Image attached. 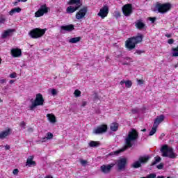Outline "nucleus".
Here are the masks:
<instances>
[{"mask_svg":"<svg viewBox=\"0 0 178 178\" xmlns=\"http://www.w3.org/2000/svg\"><path fill=\"white\" fill-rule=\"evenodd\" d=\"M44 97L41 93H38L36 97L33 102H32L31 105L29 106L31 111H34V108L37 106H42L44 105Z\"/></svg>","mask_w":178,"mask_h":178,"instance_id":"obj_6","label":"nucleus"},{"mask_svg":"<svg viewBox=\"0 0 178 178\" xmlns=\"http://www.w3.org/2000/svg\"><path fill=\"white\" fill-rule=\"evenodd\" d=\"M26 166L31 168L32 166H37V163L34 161V156H30L26 159Z\"/></svg>","mask_w":178,"mask_h":178,"instance_id":"obj_16","label":"nucleus"},{"mask_svg":"<svg viewBox=\"0 0 178 178\" xmlns=\"http://www.w3.org/2000/svg\"><path fill=\"white\" fill-rule=\"evenodd\" d=\"M161 152L162 156L164 158H170V159H176V153L173 151V149L169 147L168 145H163L161 148Z\"/></svg>","mask_w":178,"mask_h":178,"instance_id":"obj_3","label":"nucleus"},{"mask_svg":"<svg viewBox=\"0 0 178 178\" xmlns=\"http://www.w3.org/2000/svg\"><path fill=\"white\" fill-rule=\"evenodd\" d=\"M110 129L111 131H118L119 129V124L118 122H113L110 125Z\"/></svg>","mask_w":178,"mask_h":178,"instance_id":"obj_25","label":"nucleus"},{"mask_svg":"<svg viewBox=\"0 0 178 178\" xmlns=\"http://www.w3.org/2000/svg\"><path fill=\"white\" fill-rule=\"evenodd\" d=\"M13 175L17 176L19 175V169L15 168L13 170Z\"/></svg>","mask_w":178,"mask_h":178,"instance_id":"obj_38","label":"nucleus"},{"mask_svg":"<svg viewBox=\"0 0 178 178\" xmlns=\"http://www.w3.org/2000/svg\"><path fill=\"white\" fill-rule=\"evenodd\" d=\"M16 31V29H9L6 30L2 34H1V38L3 40H5L6 38H8V37H10L13 35V33Z\"/></svg>","mask_w":178,"mask_h":178,"instance_id":"obj_14","label":"nucleus"},{"mask_svg":"<svg viewBox=\"0 0 178 178\" xmlns=\"http://www.w3.org/2000/svg\"><path fill=\"white\" fill-rule=\"evenodd\" d=\"M168 44L170 45H172V44H175V39H168Z\"/></svg>","mask_w":178,"mask_h":178,"instance_id":"obj_39","label":"nucleus"},{"mask_svg":"<svg viewBox=\"0 0 178 178\" xmlns=\"http://www.w3.org/2000/svg\"><path fill=\"white\" fill-rule=\"evenodd\" d=\"M41 16H44V14L42 13L40 10L35 13V17H41Z\"/></svg>","mask_w":178,"mask_h":178,"instance_id":"obj_33","label":"nucleus"},{"mask_svg":"<svg viewBox=\"0 0 178 178\" xmlns=\"http://www.w3.org/2000/svg\"><path fill=\"white\" fill-rule=\"evenodd\" d=\"M108 131V125L103 124L102 125H99L97 127L93 130V133L95 134H104V133H106Z\"/></svg>","mask_w":178,"mask_h":178,"instance_id":"obj_10","label":"nucleus"},{"mask_svg":"<svg viewBox=\"0 0 178 178\" xmlns=\"http://www.w3.org/2000/svg\"><path fill=\"white\" fill-rule=\"evenodd\" d=\"M156 129H158V127H154L152 128V130L150 131L149 136H154L155 133H156Z\"/></svg>","mask_w":178,"mask_h":178,"instance_id":"obj_32","label":"nucleus"},{"mask_svg":"<svg viewBox=\"0 0 178 178\" xmlns=\"http://www.w3.org/2000/svg\"><path fill=\"white\" fill-rule=\"evenodd\" d=\"M61 30H64L65 31H73V30H74V25L69 24L67 26H61Z\"/></svg>","mask_w":178,"mask_h":178,"instance_id":"obj_19","label":"nucleus"},{"mask_svg":"<svg viewBox=\"0 0 178 178\" xmlns=\"http://www.w3.org/2000/svg\"><path fill=\"white\" fill-rule=\"evenodd\" d=\"M116 16H117V17H120V13L119 12H118L116 13Z\"/></svg>","mask_w":178,"mask_h":178,"instance_id":"obj_57","label":"nucleus"},{"mask_svg":"<svg viewBox=\"0 0 178 178\" xmlns=\"http://www.w3.org/2000/svg\"><path fill=\"white\" fill-rule=\"evenodd\" d=\"M149 20L152 23H155V22H156V17H149Z\"/></svg>","mask_w":178,"mask_h":178,"instance_id":"obj_42","label":"nucleus"},{"mask_svg":"<svg viewBox=\"0 0 178 178\" xmlns=\"http://www.w3.org/2000/svg\"><path fill=\"white\" fill-rule=\"evenodd\" d=\"M47 117L48 118L51 123H56V117L54 114H47Z\"/></svg>","mask_w":178,"mask_h":178,"instance_id":"obj_27","label":"nucleus"},{"mask_svg":"<svg viewBox=\"0 0 178 178\" xmlns=\"http://www.w3.org/2000/svg\"><path fill=\"white\" fill-rule=\"evenodd\" d=\"M9 83L10 84H13L15 83V80H13V79L10 80Z\"/></svg>","mask_w":178,"mask_h":178,"instance_id":"obj_54","label":"nucleus"},{"mask_svg":"<svg viewBox=\"0 0 178 178\" xmlns=\"http://www.w3.org/2000/svg\"><path fill=\"white\" fill-rule=\"evenodd\" d=\"M122 13L124 16L129 17L133 13V5L131 3L124 5L122 6Z\"/></svg>","mask_w":178,"mask_h":178,"instance_id":"obj_9","label":"nucleus"},{"mask_svg":"<svg viewBox=\"0 0 178 178\" xmlns=\"http://www.w3.org/2000/svg\"><path fill=\"white\" fill-rule=\"evenodd\" d=\"M5 149H6V151H8V149H10V146L6 145L5 146Z\"/></svg>","mask_w":178,"mask_h":178,"instance_id":"obj_53","label":"nucleus"},{"mask_svg":"<svg viewBox=\"0 0 178 178\" xmlns=\"http://www.w3.org/2000/svg\"><path fill=\"white\" fill-rule=\"evenodd\" d=\"M120 84L121 86H123V84H125V87L127 88H130L131 86H133V82H131V81L130 80H127V81L122 80L120 82Z\"/></svg>","mask_w":178,"mask_h":178,"instance_id":"obj_21","label":"nucleus"},{"mask_svg":"<svg viewBox=\"0 0 178 178\" xmlns=\"http://www.w3.org/2000/svg\"><path fill=\"white\" fill-rule=\"evenodd\" d=\"M101 145V143L98 141H94V140H91L89 143V147H99Z\"/></svg>","mask_w":178,"mask_h":178,"instance_id":"obj_28","label":"nucleus"},{"mask_svg":"<svg viewBox=\"0 0 178 178\" xmlns=\"http://www.w3.org/2000/svg\"><path fill=\"white\" fill-rule=\"evenodd\" d=\"M141 54H145V51L143 50H136L134 52V55H141Z\"/></svg>","mask_w":178,"mask_h":178,"instance_id":"obj_35","label":"nucleus"},{"mask_svg":"<svg viewBox=\"0 0 178 178\" xmlns=\"http://www.w3.org/2000/svg\"><path fill=\"white\" fill-rule=\"evenodd\" d=\"M138 84H139V86L144 84V81L143 79L138 80Z\"/></svg>","mask_w":178,"mask_h":178,"instance_id":"obj_46","label":"nucleus"},{"mask_svg":"<svg viewBox=\"0 0 178 178\" xmlns=\"http://www.w3.org/2000/svg\"><path fill=\"white\" fill-rule=\"evenodd\" d=\"M9 134H10V128H8L6 131H1L0 134V140H3L4 138H6V137H8V136H9Z\"/></svg>","mask_w":178,"mask_h":178,"instance_id":"obj_18","label":"nucleus"},{"mask_svg":"<svg viewBox=\"0 0 178 178\" xmlns=\"http://www.w3.org/2000/svg\"><path fill=\"white\" fill-rule=\"evenodd\" d=\"M109 13V7L108 6H104L97 13V16H99L102 19H105Z\"/></svg>","mask_w":178,"mask_h":178,"instance_id":"obj_11","label":"nucleus"},{"mask_svg":"<svg viewBox=\"0 0 178 178\" xmlns=\"http://www.w3.org/2000/svg\"><path fill=\"white\" fill-rule=\"evenodd\" d=\"M135 26L138 30H143L145 27V24L141 21H137L135 24Z\"/></svg>","mask_w":178,"mask_h":178,"instance_id":"obj_23","label":"nucleus"},{"mask_svg":"<svg viewBox=\"0 0 178 178\" xmlns=\"http://www.w3.org/2000/svg\"><path fill=\"white\" fill-rule=\"evenodd\" d=\"M138 139V132L135 129H131V131H129L127 136L125 138V145L124 148L120 149L119 150H116L113 152L110 153V155H119L120 152H123L127 148H131L133 147V141H137Z\"/></svg>","mask_w":178,"mask_h":178,"instance_id":"obj_1","label":"nucleus"},{"mask_svg":"<svg viewBox=\"0 0 178 178\" xmlns=\"http://www.w3.org/2000/svg\"><path fill=\"white\" fill-rule=\"evenodd\" d=\"M178 67V64L174 65V67L176 69Z\"/></svg>","mask_w":178,"mask_h":178,"instance_id":"obj_62","label":"nucleus"},{"mask_svg":"<svg viewBox=\"0 0 178 178\" xmlns=\"http://www.w3.org/2000/svg\"><path fill=\"white\" fill-rule=\"evenodd\" d=\"M165 37H167V38H171L172 33H167V34L165 35Z\"/></svg>","mask_w":178,"mask_h":178,"instance_id":"obj_48","label":"nucleus"},{"mask_svg":"<svg viewBox=\"0 0 178 178\" xmlns=\"http://www.w3.org/2000/svg\"><path fill=\"white\" fill-rule=\"evenodd\" d=\"M75 97H80L81 95V92L79 90H76L74 92Z\"/></svg>","mask_w":178,"mask_h":178,"instance_id":"obj_36","label":"nucleus"},{"mask_svg":"<svg viewBox=\"0 0 178 178\" xmlns=\"http://www.w3.org/2000/svg\"><path fill=\"white\" fill-rule=\"evenodd\" d=\"M146 177L147 178H156V174L152 173V174L148 175Z\"/></svg>","mask_w":178,"mask_h":178,"instance_id":"obj_37","label":"nucleus"},{"mask_svg":"<svg viewBox=\"0 0 178 178\" xmlns=\"http://www.w3.org/2000/svg\"><path fill=\"white\" fill-rule=\"evenodd\" d=\"M68 5H75V6H81V1L80 0H70L68 1Z\"/></svg>","mask_w":178,"mask_h":178,"instance_id":"obj_22","label":"nucleus"},{"mask_svg":"<svg viewBox=\"0 0 178 178\" xmlns=\"http://www.w3.org/2000/svg\"><path fill=\"white\" fill-rule=\"evenodd\" d=\"M81 41V37L78 36L76 38H72L70 39L69 42L71 44H77V42H80Z\"/></svg>","mask_w":178,"mask_h":178,"instance_id":"obj_26","label":"nucleus"},{"mask_svg":"<svg viewBox=\"0 0 178 178\" xmlns=\"http://www.w3.org/2000/svg\"><path fill=\"white\" fill-rule=\"evenodd\" d=\"M115 166V163H111L108 165H103L100 167V170L102 172V173H104V175H108V173H111V171L112 170V168Z\"/></svg>","mask_w":178,"mask_h":178,"instance_id":"obj_12","label":"nucleus"},{"mask_svg":"<svg viewBox=\"0 0 178 178\" xmlns=\"http://www.w3.org/2000/svg\"><path fill=\"white\" fill-rule=\"evenodd\" d=\"M126 60H131V58L130 57H125Z\"/></svg>","mask_w":178,"mask_h":178,"instance_id":"obj_56","label":"nucleus"},{"mask_svg":"<svg viewBox=\"0 0 178 178\" xmlns=\"http://www.w3.org/2000/svg\"><path fill=\"white\" fill-rule=\"evenodd\" d=\"M58 94V92L56 91V89H52L51 90V95H56Z\"/></svg>","mask_w":178,"mask_h":178,"instance_id":"obj_45","label":"nucleus"},{"mask_svg":"<svg viewBox=\"0 0 178 178\" xmlns=\"http://www.w3.org/2000/svg\"><path fill=\"white\" fill-rule=\"evenodd\" d=\"M149 159H151L149 156H139L138 160L135 161L131 166L134 169H138L139 168H141L142 165L148 163Z\"/></svg>","mask_w":178,"mask_h":178,"instance_id":"obj_5","label":"nucleus"},{"mask_svg":"<svg viewBox=\"0 0 178 178\" xmlns=\"http://www.w3.org/2000/svg\"><path fill=\"white\" fill-rule=\"evenodd\" d=\"M81 165H86V164H87V161H86V160H81Z\"/></svg>","mask_w":178,"mask_h":178,"instance_id":"obj_49","label":"nucleus"},{"mask_svg":"<svg viewBox=\"0 0 178 178\" xmlns=\"http://www.w3.org/2000/svg\"><path fill=\"white\" fill-rule=\"evenodd\" d=\"M48 9H49L48 7H47V5L45 4L42 5L39 8V10H40V12H42L43 15H45V13L48 12Z\"/></svg>","mask_w":178,"mask_h":178,"instance_id":"obj_29","label":"nucleus"},{"mask_svg":"<svg viewBox=\"0 0 178 178\" xmlns=\"http://www.w3.org/2000/svg\"><path fill=\"white\" fill-rule=\"evenodd\" d=\"M44 178H54V177L51 175H47Z\"/></svg>","mask_w":178,"mask_h":178,"instance_id":"obj_58","label":"nucleus"},{"mask_svg":"<svg viewBox=\"0 0 178 178\" xmlns=\"http://www.w3.org/2000/svg\"><path fill=\"white\" fill-rule=\"evenodd\" d=\"M115 165H117L119 172H121V170H124V169H126V166H127V159L121 158L117 160Z\"/></svg>","mask_w":178,"mask_h":178,"instance_id":"obj_8","label":"nucleus"},{"mask_svg":"<svg viewBox=\"0 0 178 178\" xmlns=\"http://www.w3.org/2000/svg\"><path fill=\"white\" fill-rule=\"evenodd\" d=\"M13 58H20L22 56V49L19 48H13L10 51Z\"/></svg>","mask_w":178,"mask_h":178,"instance_id":"obj_15","label":"nucleus"},{"mask_svg":"<svg viewBox=\"0 0 178 178\" xmlns=\"http://www.w3.org/2000/svg\"><path fill=\"white\" fill-rule=\"evenodd\" d=\"M123 65L127 66V65H129V63H123Z\"/></svg>","mask_w":178,"mask_h":178,"instance_id":"obj_60","label":"nucleus"},{"mask_svg":"<svg viewBox=\"0 0 178 178\" xmlns=\"http://www.w3.org/2000/svg\"><path fill=\"white\" fill-rule=\"evenodd\" d=\"M141 131H147V129H143L141 130Z\"/></svg>","mask_w":178,"mask_h":178,"instance_id":"obj_63","label":"nucleus"},{"mask_svg":"<svg viewBox=\"0 0 178 178\" xmlns=\"http://www.w3.org/2000/svg\"><path fill=\"white\" fill-rule=\"evenodd\" d=\"M156 9H157L159 13L164 15V13H168L172 9V4L170 3H156Z\"/></svg>","mask_w":178,"mask_h":178,"instance_id":"obj_4","label":"nucleus"},{"mask_svg":"<svg viewBox=\"0 0 178 178\" xmlns=\"http://www.w3.org/2000/svg\"><path fill=\"white\" fill-rule=\"evenodd\" d=\"M45 31H47V29L35 28L30 31L29 35L33 39L41 38L45 34Z\"/></svg>","mask_w":178,"mask_h":178,"instance_id":"obj_7","label":"nucleus"},{"mask_svg":"<svg viewBox=\"0 0 178 178\" xmlns=\"http://www.w3.org/2000/svg\"><path fill=\"white\" fill-rule=\"evenodd\" d=\"M22 12V8L20 7L15 8L11 9V10L9 12L10 16H13L15 13H20Z\"/></svg>","mask_w":178,"mask_h":178,"instance_id":"obj_24","label":"nucleus"},{"mask_svg":"<svg viewBox=\"0 0 178 178\" xmlns=\"http://www.w3.org/2000/svg\"><path fill=\"white\" fill-rule=\"evenodd\" d=\"M131 113L133 115H136V113H138V108H134L131 110Z\"/></svg>","mask_w":178,"mask_h":178,"instance_id":"obj_40","label":"nucleus"},{"mask_svg":"<svg viewBox=\"0 0 178 178\" xmlns=\"http://www.w3.org/2000/svg\"><path fill=\"white\" fill-rule=\"evenodd\" d=\"M5 22H6V18L1 17L0 18V24H1V23H2L3 24L5 23Z\"/></svg>","mask_w":178,"mask_h":178,"instance_id":"obj_43","label":"nucleus"},{"mask_svg":"<svg viewBox=\"0 0 178 178\" xmlns=\"http://www.w3.org/2000/svg\"><path fill=\"white\" fill-rule=\"evenodd\" d=\"M172 56L177 57L178 56V46L177 47H172Z\"/></svg>","mask_w":178,"mask_h":178,"instance_id":"obj_31","label":"nucleus"},{"mask_svg":"<svg viewBox=\"0 0 178 178\" xmlns=\"http://www.w3.org/2000/svg\"><path fill=\"white\" fill-rule=\"evenodd\" d=\"M163 120H165V115H161L157 116L154 120V122L153 124L154 127H158V126H159V124L162 123Z\"/></svg>","mask_w":178,"mask_h":178,"instance_id":"obj_17","label":"nucleus"},{"mask_svg":"<svg viewBox=\"0 0 178 178\" xmlns=\"http://www.w3.org/2000/svg\"><path fill=\"white\" fill-rule=\"evenodd\" d=\"M161 156H156V157H154V161H153L152 163H151V165H150V166H154V165H156V163H159V162L160 161H161Z\"/></svg>","mask_w":178,"mask_h":178,"instance_id":"obj_30","label":"nucleus"},{"mask_svg":"<svg viewBox=\"0 0 178 178\" xmlns=\"http://www.w3.org/2000/svg\"><path fill=\"white\" fill-rule=\"evenodd\" d=\"M19 0H17V1L14 2V6H16L17 5V3H19Z\"/></svg>","mask_w":178,"mask_h":178,"instance_id":"obj_55","label":"nucleus"},{"mask_svg":"<svg viewBox=\"0 0 178 178\" xmlns=\"http://www.w3.org/2000/svg\"><path fill=\"white\" fill-rule=\"evenodd\" d=\"M1 102H3V101H2V99H1V97H0V103Z\"/></svg>","mask_w":178,"mask_h":178,"instance_id":"obj_64","label":"nucleus"},{"mask_svg":"<svg viewBox=\"0 0 178 178\" xmlns=\"http://www.w3.org/2000/svg\"><path fill=\"white\" fill-rule=\"evenodd\" d=\"M54 138V134H52V133L48 132L47 134V137H46L47 140H51V138Z\"/></svg>","mask_w":178,"mask_h":178,"instance_id":"obj_34","label":"nucleus"},{"mask_svg":"<svg viewBox=\"0 0 178 178\" xmlns=\"http://www.w3.org/2000/svg\"><path fill=\"white\" fill-rule=\"evenodd\" d=\"M157 169H159V170L163 169V163H161L160 164H159L157 165Z\"/></svg>","mask_w":178,"mask_h":178,"instance_id":"obj_44","label":"nucleus"},{"mask_svg":"<svg viewBox=\"0 0 178 178\" xmlns=\"http://www.w3.org/2000/svg\"><path fill=\"white\" fill-rule=\"evenodd\" d=\"M144 35L143 34H138L136 36L131 37L125 41V47L128 51H133L136 48L137 44L143 42Z\"/></svg>","mask_w":178,"mask_h":178,"instance_id":"obj_2","label":"nucleus"},{"mask_svg":"<svg viewBox=\"0 0 178 178\" xmlns=\"http://www.w3.org/2000/svg\"><path fill=\"white\" fill-rule=\"evenodd\" d=\"M10 79H16V77H17L16 72H13L12 74H10Z\"/></svg>","mask_w":178,"mask_h":178,"instance_id":"obj_41","label":"nucleus"},{"mask_svg":"<svg viewBox=\"0 0 178 178\" xmlns=\"http://www.w3.org/2000/svg\"><path fill=\"white\" fill-rule=\"evenodd\" d=\"M28 0H18V2H27Z\"/></svg>","mask_w":178,"mask_h":178,"instance_id":"obj_59","label":"nucleus"},{"mask_svg":"<svg viewBox=\"0 0 178 178\" xmlns=\"http://www.w3.org/2000/svg\"><path fill=\"white\" fill-rule=\"evenodd\" d=\"M19 126H21V127H26V122H24V121H22V122H20Z\"/></svg>","mask_w":178,"mask_h":178,"instance_id":"obj_47","label":"nucleus"},{"mask_svg":"<svg viewBox=\"0 0 178 178\" xmlns=\"http://www.w3.org/2000/svg\"><path fill=\"white\" fill-rule=\"evenodd\" d=\"M5 83H6V79H1L0 80V84H3Z\"/></svg>","mask_w":178,"mask_h":178,"instance_id":"obj_50","label":"nucleus"},{"mask_svg":"<svg viewBox=\"0 0 178 178\" xmlns=\"http://www.w3.org/2000/svg\"><path fill=\"white\" fill-rule=\"evenodd\" d=\"M79 9H80V8L79 6H70L67 8V13H74V12H76V10H79Z\"/></svg>","mask_w":178,"mask_h":178,"instance_id":"obj_20","label":"nucleus"},{"mask_svg":"<svg viewBox=\"0 0 178 178\" xmlns=\"http://www.w3.org/2000/svg\"><path fill=\"white\" fill-rule=\"evenodd\" d=\"M86 105H87V102H85V101L82 102L81 106L84 107V106H86Z\"/></svg>","mask_w":178,"mask_h":178,"instance_id":"obj_51","label":"nucleus"},{"mask_svg":"<svg viewBox=\"0 0 178 178\" xmlns=\"http://www.w3.org/2000/svg\"><path fill=\"white\" fill-rule=\"evenodd\" d=\"M156 178H165L163 176H158Z\"/></svg>","mask_w":178,"mask_h":178,"instance_id":"obj_61","label":"nucleus"},{"mask_svg":"<svg viewBox=\"0 0 178 178\" xmlns=\"http://www.w3.org/2000/svg\"><path fill=\"white\" fill-rule=\"evenodd\" d=\"M88 10L87 7H83V8H81L79 12L76 13V19L80 20V19H83V17H85L86 15H87Z\"/></svg>","mask_w":178,"mask_h":178,"instance_id":"obj_13","label":"nucleus"},{"mask_svg":"<svg viewBox=\"0 0 178 178\" xmlns=\"http://www.w3.org/2000/svg\"><path fill=\"white\" fill-rule=\"evenodd\" d=\"M28 131L29 133H33V131H34V129L33 128H29Z\"/></svg>","mask_w":178,"mask_h":178,"instance_id":"obj_52","label":"nucleus"}]
</instances>
